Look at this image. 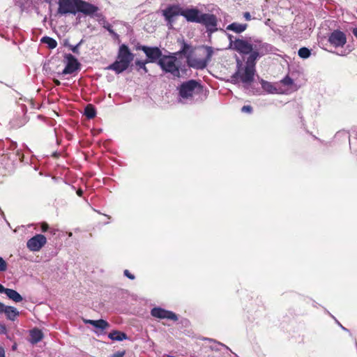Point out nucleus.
Returning a JSON list of instances; mask_svg holds the SVG:
<instances>
[{
	"label": "nucleus",
	"instance_id": "obj_1",
	"mask_svg": "<svg viewBox=\"0 0 357 357\" xmlns=\"http://www.w3.org/2000/svg\"><path fill=\"white\" fill-rule=\"evenodd\" d=\"M230 48L242 54H249L245 66L242 67V63L237 60V71L231 77L232 81L236 82L238 79L245 84H250L254 79L256 60L271 50V47L259 40L236 39L230 43Z\"/></svg>",
	"mask_w": 357,
	"mask_h": 357
},
{
	"label": "nucleus",
	"instance_id": "obj_2",
	"mask_svg": "<svg viewBox=\"0 0 357 357\" xmlns=\"http://www.w3.org/2000/svg\"><path fill=\"white\" fill-rule=\"evenodd\" d=\"M58 6V13L60 15L82 13L92 16L98 10L97 6L83 0H59Z\"/></svg>",
	"mask_w": 357,
	"mask_h": 357
},
{
	"label": "nucleus",
	"instance_id": "obj_3",
	"mask_svg": "<svg viewBox=\"0 0 357 357\" xmlns=\"http://www.w3.org/2000/svg\"><path fill=\"white\" fill-rule=\"evenodd\" d=\"M189 49L190 46L184 43L180 51L169 55H163L158 60V65L164 73H169L174 77H179L181 61L178 59L177 56L181 54H186Z\"/></svg>",
	"mask_w": 357,
	"mask_h": 357
},
{
	"label": "nucleus",
	"instance_id": "obj_4",
	"mask_svg": "<svg viewBox=\"0 0 357 357\" xmlns=\"http://www.w3.org/2000/svg\"><path fill=\"white\" fill-rule=\"evenodd\" d=\"M134 59L128 47L124 44L119 47L116 59L113 62V70L120 73L126 70Z\"/></svg>",
	"mask_w": 357,
	"mask_h": 357
},
{
	"label": "nucleus",
	"instance_id": "obj_5",
	"mask_svg": "<svg viewBox=\"0 0 357 357\" xmlns=\"http://www.w3.org/2000/svg\"><path fill=\"white\" fill-rule=\"evenodd\" d=\"M200 91V86L195 80L183 83L179 88V101L184 104L191 103L196 93Z\"/></svg>",
	"mask_w": 357,
	"mask_h": 357
},
{
	"label": "nucleus",
	"instance_id": "obj_6",
	"mask_svg": "<svg viewBox=\"0 0 357 357\" xmlns=\"http://www.w3.org/2000/svg\"><path fill=\"white\" fill-rule=\"evenodd\" d=\"M47 243L46 237L43 234H36L26 242V247L32 252L39 251Z\"/></svg>",
	"mask_w": 357,
	"mask_h": 357
},
{
	"label": "nucleus",
	"instance_id": "obj_7",
	"mask_svg": "<svg viewBox=\"0 0 357 357\" xmlns=\"http://www.w3.org/2000/svg\"><path fill=\"white\" fill-rule=\"evenodd\" d=\"M198 23L204 24L210 32L217 30V18L213 14L202 13Z\"/></svg>",
	"mask_w": 357,
	"mask_h": 357
},
{
	"label": "nucleus",
	"instance_id": "obj_8",
	"mask_svg": "<svg viewBox=\"0 0 357 357\" xmlns=\"http://www.w3.org/2000/svg\"><path fill=\"white\" fill-rule=\"evenodd\" d=\"M65 59L66 60V65L61 75L72 74L79 68L80 64L74 56L68 54L65 56Z\"/></svg>",
	"mask_w": 357,
	"mask_h": 357
},
{
	"label": "nucleus",
	"instance_id": "obj_9",
	"mask_svg": "<svg viewBox=\"0 0 357 357\" xmlns=\"http://www.w3.org/2000/svg\"><path fill=\"white\" fill-rule=\"evenodd\" d=\"M182 10L179 5H170L162 10V15L168 23L172 24L175 17L181 15Z\"/></svg>",
	"mask_w": 357,
	"mask_h": 357
},
{
	"label": "nucleus",
	"instance_id": "obj_10",
	"mask_svg": "<svg viewBox=\"0 0 357 357\" xmlns=\"http://www.w3.org/2000/svg\"><path fill=\"white\" fill-rule=\"evenodd\" d=\"M328 42L335 47H342L347 43V37L342 31L335 30L329 36Z\"/></svg>",
	"mask_w": 357,
	"mask_h": 357
},
{
	"label": "nucleus",
	"instance_id": "obj_11",
	"mask_svg": "<svg viewBox=\"0 0 357 357\" xmlns=\"http://www.w3.org/2000/svg\"><path fill=\"white\" fill-rule=\"evenodd\" d=\"M143 52L146 56L149 63H157L163 56L162 51L157 47H149L143 48Z\"/></svg>",
	"mask_w": 357,
	"mask_h": 357
},
{
	"label": "nucleus",
	"instance_id": "obj_12",
	"mask_svg": "<svg viewBox=\"0 0 357 357\" xmlns=\"http://www.w3.org/2000/svg\"><path fill=\"white\" fill-rule=\"evenodd\" d=\"M151 314L153 317L159 319H167L174 321L178 320L177 315L172 311H168L160 307H154Z\"/></svg>",
	"mask_w": 357,
	"mask_h": 357
},
{
	"label": "nucleus",
	"instance_id": "obj_13",
	"mask_svg": "<svg viewBox=\"0 0 357 357\" xmlns=\"http://www.w3.org/2000/svg\"><path fill=\"white\" fill-rule=\"evenodd\" d=\"M201 14L197 8H187L183 9L181 16L184 17L188 22L198 23Z\"/></svg>",
	"mask_w": 357,
	"mask_h": 357
},
{
	"label": "nucleus",
	"instance_id": "obj_14",
	"mask_svg": "<svg viewBox=\"0 0 357 357\" xmlns=\"http://www.w3.org/2000/svg\"><path fill=\"white\" fill-rule=\"evenodd\" d=\"M86 324H90L96 328V333H102L103 331L109 326V324L104 320L100 319L97 321L85 319L84 321Z\"/></svg>",
	"mask_w": 357,
	"mask_h": 357
},
{
	"label": "nucleus",
	"instance_id": "obj_15",
	"mask_svg": "<svg viewBox=\"0 0 357 357\" xmlns=\"http://www.w3.org/2000/svg\"><path fill=\"white\" fill-rule=\"evenodd\" d=\"M30 342L33 344H36L42 340L43 334L42 331L38 328H33L30 331Z\"/></svg>",
	"mask_w": 357,
	"mask_h": 357
},
{
	"label": "nucleus",
	"instance_id": "obj_16",
	"mask_svg": "<svg viewBox=\"0 0 357 357\" xmlns=\"http://www.w3.org/2000/svg\"><path fill=\"white\" fill-rule=\"evenodd\" d=\"M4 294L12 301L19 303L23 300L22 296L15 290L6 288Z\"/></svg>",
	"mask_w": 357,
	"mask_h": 357
},
{
	"label": "nucleus",
	"instance_id": "obj_17",
	"mask_svg": "<svg viewBox=\"0 0 357 357\" xmlns=\"http://www.w3.org/2000/svg\"><path fill=\"white\" fill-rule=\"evenodd\" d=\"M4 314H6L8 319L10 321H15V319L19 316L20 312L17 308L13 306H7Z\"/></svg>",
	"mask_w": 357,
	"mask_h": 357
},
{
	"label": "nucleus",
	"instance_id": "obj_18",
	"mask_svg": "<svg viewBox=\"0 0 357 357\" xmlns=\"http://www.w3.org/2000/svg\"><path fill=\"white\" fill-rule=\"evenodd\" d=\"M247 28L246 24H239L237 22H234L229 24L227 26V30L232 31L236 33H241L243 32Z\"/></svg>",
	"mask_w": 357,
	"mask_h": 357
},
{
	"label": "nucleus",
	"instance_id": "obj_19",
	"mask_svg": "<svg viewBox=\"0 0 357 357\" xmlns=\"http://www.w3.org/2000/svg\"><path fill=\"white\" fill-rule=\"evenodd\" d=\"M207 63V61H205L204 59H192L189 61V64L190 66L197 69H203L206 68Z\"/></svg>",
	"mask_w": 357,
	"mask_h": 357
},
{
	"label": "nucleus",
	"instance_id": "obj_20",
	"mask_svg": "<svg viewBox=\"0 0 357 357\" xmlns=\"http://www.w3.org/2000/svg\"><path fill=\"white\" fill-rule=\"evenodd\" d=\"M84 114L89 119H93L96 115L95 107L92 105H87L84 108Z\"/></svg>",
	"mask_w": 357,
	"mask_h": 357
},
{
	"label": "nucleus",
	"instance_id": "obj_21",
	"mask_svg": "<svg viewBox=\"0 0 357 357\" xmlns=\"http://www.w3.org/2000/svg\"><path fill=\"white\" fill-rule=\"evenodd\" d=\"M262 89L270 93H274L276 92L275 87L271 83L267 81L261 80V82Z\"/></svg>",
	"mask_w": 357,
	"mask_h": 357
},
{
	"label": "nucleus",
	"instance_id": "obj_22",
	"mask_svg": "<svg viewBox=\"0 0 357 357\" xmlns=\"http://www.w3.org/2000/svg\"><path fill=\"white\" fill-rule=\"evenodd\" d=\"M147 63H149V62L146 60H136L135 62V66L137 67V70H139L141 69L144 73H148V69L146 66Z\"/></svg>",
	"mask_w": 357,
	"mask_h": 357
},
{
	"label": "nucleus",
	"instance_id": "obj_23",
	"mask_svg": "<svg viewBox=\"0 0 357 357\" xmlns=\"http://www.w3.org/2000/svg\"><path fill=\"white\" fill-rule=\"evenodd\" d=\"M126 339H128V336L125 333L118 331H113V341H121Z\"/></svg>",
	"mask_w": 357,
	"mask_h": 357
},
{
	"label": "nucleus",
	"instance_id": "obj_24",
	"mask_svg": "<svg viewBox=\"0 0 357 357\" xmlns=\"http://www.w3.org/2000/svg\"><path fill=\"white\" fill-rule=\"evenodd\" d=\"M42 42L47 43L49 47L51 49L55 48L57 45L56 41L54 39L50 37H43L42 38Z\"/></svg>",
	"mask_w": 357,
	"mask_h": 357
},
{
	"label": "nucleus",
	"instance_id": "obj_25",
	"mask_svg": "<svg viewBox=\"0 0 357 357\" xmlns=\"http://www.w3.org/2000/svg\"><path fill=\"white\" fill-rule=\"evenodd\" d=\"M298 56L303 59H307L310 56V51L307 47H301L298 50Z\"/></svg>",
	"mask_w": 357,
	"mask_h": 357
},
{
	"label": "nucleus",
	"instance_id": "obj_26",
	"mask_svg": "<svg viewBox=\"0 0 357 357\" xmlns=\"http://www.w3.org/2000/svg\"><path fill=\"white\" fill-rule=\"evenodd\" d=\"M205 50L206 52V59L204 60L207 61V63H208L211 59V57L213 54V50L211 47H208V46L205 47Z\"/></svg>",
	"mask_w": 357,
	"mask_h": 357
},
{
	"label": "nucleus",
	"instance_id": "obj_27",
	"mask_svg": "<svg viewBox=\"0 0 357 357\" xmlns=\"http://www.w3.org/2000/svg\"><path fill=\"white\" fill-rule=\"evenodd\" d=\"M8 268V264L3 257H0V272H4Z\"/></svg>",
	"mask_w": 357,
	"mask_h": 357
},
{
	"label": "nucleus",
	"instance_id": "obj_28",
	"mask_svg": "<svg viewBox=\"0 0 357 357\" xmlns=\"http://www.w3.org/2000/svg\"><path fill=\"white\" fill-rule=\"evenodd\" d=\"M282 82L284 84V85H291L293 84V80L291 78H290L289 77H284L282 80Z\"/></svg>",
	"mask_w": 357,
	"mask_h": 357
},
{
	"label": "nucleus",
	"instance_id": "obj_29",
	"mask_svg": "<svg viewBox=\"0 0 357 357\" xmlns=\"http://www.w3.org/2000/svg\"><path fill=\"white\" fill-rule=\"evenodd\" d=\"M252 111V107L250 105H244L241 108V112L244 113H251Z\"/></svg>",
	"mask_w": 357,
	"mask_h": 357
},
{
	"label": "nucleus",
	"instance_id": "obj_30",
	"mask_svg": "<svg viewBox=\"0 0 357 357\" xmlns=\"http://www.w3.org/2000/svg\"><path fill=\"white\" fill-rule=\"evenodd\" d=\"M126 354L125 350L119 351L113 354V357H123Z\"/></svg>",
	"mask_w": 357,
	"mask_h": 357
},
{
	"label": "nucleus",
	"instance_id": "obj_31",
	"mask_svg": "<svg viewBox=\"0 0 357 357\" xmlns=\"http://www.w3.org/2000/svg\"><path fill=\"white\" fill-rule=\"evenodd\" d=\"M124 275L130 280L135 279V276L132 274H131L128 270L124 271Z\"/></svg>",
	"mask_w": 357,
	"mask_h": 357
},
{
	"label": "nucleus",
	"instance_id": "obj_32",
	"mask_svg": "<svg viewBox=\"0 0 357 357\" xmlns=\"http://www.w3.org/2000/svg\"><path fill=\"white\" fill-rule=\"evenodd\" d=\"M49 228L48 225L46 222H43L41 225V230L43 232H45L47 231Z\"/></svg>",
	"mask_w": 357,
	"mask_h": 357
},
{
	"label": "nucleus",
	"instance_id": "obj_33",
	"mask_svg": "<svg viewBox=\"0 0 357 357\" xmlns=\"http://www.w3.org/2000/svg\"><path fill=\"white\" fill-rule=\"evenodd\" d=\"M6 307L7 305L0 302V314L4 313Z\"/></svg>",
	"mask_w": 357,
	"mask_h": 357
},
{
	"label": "nucleus",
	"instance_id": "obj_34",
	"mask_svg": "<svg viewBox=\"0 0 357 357\" xmlns=\"http://www.w3.org/2000/svg\"><path fill=\"white\" fill-rule=\"evenodd\" d=\"M144 47H148V46H145V45H142L137 44L135 46V50H142V51H143V48H144Z\"/></svg>",
	"mask_w": 357,
	"mask_h": 357
},
{
	"label": "nucleus",
	"instance_id": "obj_35",
	"mask_svg": "<svg viewBox=\"0 0 357 357\" xmlns=\"http://www.w3.org/2000/svg\"><path fill=\"white\" fill-rule=\"evenodd\" d=\"M6 333V328L3 325H0V334H4Z\"/></svg>",
	"mask_w": 357,
	"mask_h": 357
},
{
	"label": "nucleus",
	"instance_id": "obj_36",
	"mask_svg": "<svg viewBox=\"0 0 357 357\" xmlns=\"http://www.w3.org/2000/svg\"><path fill=\"white\" fill-rule=\"evenodd\" d=\"M243 16L245 17V19L248 21L250 20H251V15L250 14V13L248 12H245L244 14H243Z\"/></svg>",
	"mask_w": 357,
	"mask_h": 357
},
{
	"label": "nucleus",
	"instance_id": "obj_37",
	"mask_svg": "<svg viewBox=\"0 0 357 357\" xmlns=\"http://www.w3.org/2000/svg\"><path fill=\"white\" fill-rule=\"evenodd\" d=\"M79 44H77V45L75 46H72L71 47V50L74 52V53H78V47H79Z\"/></svg>",
	"mask_w": 357,
	"mask_h": 357
},
{
	"label": "nucleus",
	"instance_id": "obj_38",
	"mask_svg": "<svg viewBox=\"0 0 357 357\" xmlns=\"http://www.w3.org/2000/svg\"><path fill=\"white\" fill-rule=\"evenodd\" d=\"M0 357H6L5 356V351L3 347H0Z\"/></svg>",
	"mask_w": 357,
	"mask_h": 357
},
{
	"label": "nucleus",
	"instance_id": "obj_39",
	"mask_svg": "<svg viewBox=\"0 0 357 357\" xmlns=\"http://www.w3.org/2000/svg\"><path fill=\"white\" fill-rule=\"evenodd\" d=\"M53 82L56 86H59L61 84V82L56 79H54Z\"/></svg>",
	"mask_w": 357,
	"mask_h": 357
},
{
	"label": "nucleus",
	"instance_id": "obj_40",
	"mask_svg": "<svg viewBox=\"0 0 357 357\" xmlns=\"http://www.w3.org/2000/svg\"><path fill=\"white\" fill-rule=\"evenodd\" d=\"M6 288H5L1 284H0V293H4Z\"/></svg>",
	"mask_w": 357,
	"mask_h": 357
},
{
	"label": "nucleus",
	"instance_id": "obj_41",
	"mask_svg": "<svg viewBox=\"0 0 357 357\" xmlns=\"http://www.w3.org/2000/svg\"><path fill=\"white\" fill-rule=\"evenodd\" d=\"M353 34L355 36L356 38H357V27L356 28H354L353 29Z\"/></svg>",
	"mask_w": 357,
	"mask_h": 357
},
{
	"label": "nucleus",
	"instance_id": "obj_42",
	"mask_svg": "<svg viewBox=\"0 0 357 357\" xmlns=\"http://www.w3.org/2000/svg\"><path fill=\"white\" fill-rule=\"evenodd\" d=\"M77 195L79 196H82V194H83V191L81 190V189H79L77 191Z\"/></svg>",
	"mask_w": 357,
	"mask_h": 357
},
{
	"label": "nucleus",
	"instance_id": "obj_43",
	"mask_svg": "<svg viewBox=\"0 0 357 357\" xmlns=\"http://www.w3.org/2000/svg\"><path fill=\"white\" fill-rule=\"evenodd\" d=\"M228 37L229 39V44H230L231 43V41H234V40H232V36L231 35H229Z\"/></svg>",
	"mask_w": 357,
	"mask_h": 357
},
{
	"label": "nucleus",
	"instance_id": "obj_44",
	"mask_svg": "<svg viewBox=\"0 0 357 357\" xmlns=\"http://www.w3.org/2000/svg\"><path fill=\"white\" fill-rule=\"evenodd\" d=\"M220 345L225 347L227 349H229L228 347H227L226 345H225L224 344H221V343H219Z\"/></svg>",
	"mask_w": 357,
	"mask_h": 357
},
{
	"label": "nucleus",
	"instance_id": "obj_45",
	"mask_svg": "<svg viewBox=\"0 0 357 357\" xmlns=\"http://www.w3.org/2000/svg\"><path fill=\"white\" fill-rule=\"evenodd\" d=\"M108 337L112 340V333L108 334Z\"/></svg>",
	"mask_w": 357,
	"mask_h": 357
},
{
	"label": "nucleus",
	"instance_id": "obj_46",
	"mask_svg": "<svg viewBox=\"0 0 357 357\" xmlns=\"http://www.w3.org/2000/svg\"><path fill=\"white\" fill-rule=\"evenodd\" d=\"M107 30H108L110 33H112V29H110V27H109H109H107Z\"/></svg>",
	"mask_w": 357,
	"mask_h": 357
},
{
	"label": "nucleus",
	"instance_id": "obj_47",
	"mask_svg": "<svg viewBox=\"0 0 357 357\" xmlns=\"http://www.w3.org/2000/svg\"><path fill=\"white\" fill-rule=\"evenodd\" d=\"M112 34H113V37H114V36L117 37V35L114 31L112 32Z\"/></svg>",
	"mask_w": 357,
	"mask_h": 357
},
{
	"label": "nucleus",
	"instance_id": "obj_48",
	"mask_svg": "<svg viewBox=\"0 0 357 357\" xmlns=\"http://www.w3.org/2000/svg\"><path fill=\"white\" fill-rule=\"evenodd\" d=\"M107 68V69H112V65L108 66Z\"/></svg>",
	"mask_w": 357,
	"mask_h": 357
},
{
	"label": "nucleus",
	"instance_id": "obj_49",
	"mask_svg": "<svg viewBox=\"0 0 357 357\" xmlns=\"http://www.w3.org/2000/svg\"><path fill=\"white\" fill-rule=\"evenodd\" d=\"M341 327L342 328V329L346 330L345 328L343 327L342 326H341Z\"/></svg>",
	"mask_w": 357,
	"mask_h": 357
}]
</instances>
